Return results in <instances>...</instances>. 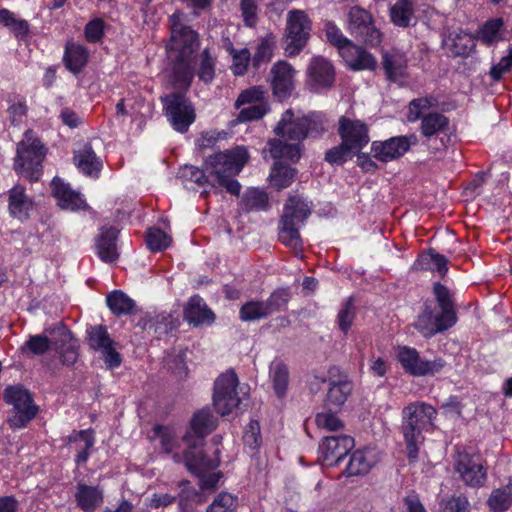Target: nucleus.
I'll use <instances>...</instances> for the list:
<instances>
[{
	"instance_id": "nucleus-59",
	"label": "nucleus",
	"mask_w": 512,
	"mask_h": 512,
	"mask_svg": "<svg viewBox=\"0 0 512 512\" xmlns=\"http://www.w3.org/2000/svg\"><path fill=\"white\" fill-rule=\"evenodd\" d=\"M289 301V293L286 289H278L274 291L269 298L264 301L268 314L283 310Z\"/></svg>"
},
{
	"instance_id": "nucleus-5",
	"label": "nucleus",
	"mask_w": 512,
	"mask_h": 512,
	"mask_svg": "<svg viewBox=\"0 0 512 512\" xmlns=\"http://www.w3.org/2000/svg\"><path fill=\"white\" fill-rule=\"evenodd\" d=\"M311 214L310 205L303 197L290 196L284 206L279 223V240L290 249L302 251L303 242L299 229Z\"/></svg>"
},
{
	"instance_id": "nucleus-15",
	"label": "nucleus",
	"mask_w": 512,
	"mask_h": 512,
	"mask_svg": "<svg viewBox=\"0 0 512 512\" xmlns=\"http://www.w3.org/2000/svg\"><path fill=\"white\" fill-rule=\"evenodd\" d=\"M337 133L341 141L357 153L370 141L368 125L346 115L339 118Z\"/></svg>"
},
{
	"instance_id": "nucleus-32",
	"label": "nucleus",
	"mask_w": 512,
	"mask_h": 512,
	"mask_svg": "<svg viewBox=\"0 0 512 512\" xmlns=\"http://www.w3.org/2000/svg\"><path fill=\"white\" fill-rule=\"evenodd\" d=\"M449 125V119L438 112H431L421 118L420 131L426 138H431L444 132Z\"/></svg>"
},
{
	"instance_id": "nucleus-17",
	"label": "nucleus",
	"mask_w": 512,
	"mask_h": 512,
	"mask_svg": "<svg viewBox=\"0 0 512 512\" xmlns=\"http://www.w3.org/2000/svg\"><path fill=\"white\" fill-rule=\"evenodd\" d=\"M355 442L348 435L323 437L319 443L320 459L326 466H335L354 448Z\"/></svg>"
},
{
	"instance_id": "nucleus-23",
	"label": "nucleus",
	"mask_w": 512,
	"mask_h": 512,
	"mask_svg": "<svg viewBox=\"0 0 512 512\" xmlns=\"http://www.w3.org/2000/svg\"><path fill=\"white\" fill-rule=\"evenodd\" d=\"M381 63L389 81L398 82L406 77L407 58L403 53L396 50L383 51Z\"/></svg>"
},
{
	"instance_id": "nucleus-39",
	"label": "nucleus",
	"mask_w": 512,
	"mask_h": 512,
	"mask_svg": "<svg viewBox=\"0 0 512 512\" xmlns=\"http://www.w3.org/2000/svg\"><path fill=\"white\" fill-rule=\"evenodd\" d=\"M393 24L399 27H408L414 17V7L411 0H398L390 9Z\"/></svg>"
},
{
	"instance_id": "nucleus-11",
	"label": "nucleus",
	"mask_w": 512,
	"mask_h": 512,
	"mask_svg": "<svg viewBox=\"0 0 512 512\" xmlns=\"http://www.w3.org/2000/svg\"><path fill=\"white\" fill-rule=\"evenodd\" d=\"M164 103L166 116L172 127L184 133L189 126L195 121V109L191 102L181 92H173L162 98Z\"/></svg>"
},
{
	"instance_id": "nucleus-53",
	"label": "nucleus",
	"mask_w": 512,
	"mask_h": 512,
	"mask_svg": "<svg viewBox=\"0 0 512 512\" xmlns=\"http://www.w3.org/2000/svg\"><path fill=\"white\" fill-rule=\"evenodd\" d=\"M171 236L159 228H150L147 232L146 243L151 251H162L171 244Z\"/></svg>"
},
{
	"instance_id": "nucleus-35",
	"label": "nucleus",
	"mask_w": 512,
	"mask_h": 512,
	"mask_svg": "<svg viewBox=\"0 0 512 512\" xmlns=\"http://www.w3.org/2000/svg\"><path fill=\"white\" fill-rule=\"evenodd\" d=\"M106 302L111 312L116 316L131 314L135 309L134 300L119 290L110 293Z\"/></svg>"
},
{
	"instance_id": "nucleus-41",
	"label": "nucleus",
	"mask_w": 512,
	"mask_h": 512,
	"mask_svg": "<svg viewBox=\"0 0 512 512\" xmlns=\"http://www.w3.org/2000/svg\"><path fill=\"white\" fill-rule=\"evenodd\" d=\"M68 440L69 442H83V446L78 449L75 462L78 465L86 462L90 455L89 451L95 442L94 432L92 430H81L74 432L68 437Z\"/></svg>"
},
{
	"instance_id": "nucleus-6",
	"label": "nucleus",
	"mask_w": 512,
	"mask_h": 512,
	"mask_svg": "<svg viewBox=\"0 0 512 512\" xmlns=\"http://www.w3.org/2000/svg\"><path fill=\"white\" fill-rule=\"evenodd\" d=\"M45 154L44 146L40 140L32 130H27L24 138L18 143L14 168L30 181H37Z\"/></svg>"
},
{
	"instance_id": "nucleus-4",
	"label": "nucleus",
	"mask_w": 512,
	"mask_h": 512,
	"mask_svg": "<svg viewBox=\"0 0 512 512\" xmlns=\"http://www.w3.org/2000/svg\"><path fill=\"white\" fill-rule=\"evenodd\" d=\"M436 415V409L424 402L410 403L403 408L401 432L410 461L417 460L419 446L424 441L422 433L433 425Z\"/></svg>"
},
{
	"instance_id": "nucleus-3",
	"label": "nucleus",
	"mask_w": 512,
	"mask_h": 512,
	"mask_svg": "<svg viewBox=\"0 0 512 512\" xmlns=\"http://www.w3.org/2000/svg\"><path fill=\"white\" fill-rule=\"evenodd\" d=\"M248 160V152L237 146L208 156L204 161L205 170L214 178L215 185L225 187L227 192L239 195L241 185L234 179Z\"/></svg>"
},
{
	"instance_id": "nucleus-30",
	"label": "nucleus",
	"mask_w": 512,
	"mask_h": 512,
	"mask_svg": "<svg viewBox=\"0 0 512 512\" xmlns=\"http://www.w3.org/2000/svg\"><path fill=\"white\" fill-rule=\"evenodd\" d=\"M351 391L352 383L347 379L331 382L325 399L326 408L335 411L340 410L351 394Z\"/></svg>"
},
{
	"instance_id": "nucleus-12",
	"label": "nucleus",
	"mask_w": 512,
	"mask_h": 512,
	"mask_svg": "<svg viewBox=\"0 0 512 512\" xmlns=\"http://www.w3.org/2000/svg\"><path fill=\"white\" fill-rule=\"evenodd\" d=\"M454 468L463 482L470 487H482L487 480V471L477 454L457 449Z\"/></svg>"
},
{
	"instance_id": "nucleus-21",
	"label": "nucleus",
	"mask_w": 512,
	"mask_h": 512,
	"mask_svg": "<svg viewBox=\"0 0 512 512\" xmlns=\"http://www.w3.org/2000/svg\"><path fill=\"white\" fill-rule=\"evenodd\" d=\"M184 464L190 473L200 477L205 472L215 469L219 461L207 458L201 443H193L184 452Z\"/></svg>"
},
{
	"instance_id": "nucleus-58",
	"label": "nucleus",
	"mask_w": 512,
	"mask_h": 512,
	"mask_svg": "<svg viewBox=\"0 0 512 512\" xmlns=\"http://www.w3.org/2000/svg\"><path fill=\"white\" fill-rule=\"evenodd\" d=\"M269 103H258L249 105L240 109L237 120L239 122H248L261 119L269 111Z\"/></svg>"
},
{
	"instance_id": "nucleus-34",
	"label": "nucleus",
	"mask_w": 512,
	"mask_h": 512,
	"mask_svg": "<svg viewBox=\"0 0 512 512\" xmlns=\"http://www.w3.org/2000/svg\"><path fill=\"white\" fill-rule=\"evenodd\" d=\"M449 42V50L454 56H468L475 47L474 37L464 31L451 33Z\"/></svg>"
},
{
	"instance_id": "nucleus-14",
	"label": "nucleus",
	"mask_w": 512,
	"mask_h": 512,
	"mask_svg": "<svg viewBox=\"0 0 512 512\" xmlns=\"http://www.w3.org/2000/svg\"><path fill=\"white\" fill-rule=\"evenodd\" d=\"M45 331L51 336V348L59 353L62 363L67 366L75 364L78 360L79 345L67 327L58 323Z\"/></svg>"
},
{
	"instance_id": "nucleus-61",
	"label": "nucleus",
	"mask_w": 512,
	"mask_h": 512,
	"mask_svg": "<svg viewBox=\"0 0 512 512\" xmlns=\"http://www.w3.org/2000/svg\"><path fill=\"white\" fill-rule=\"evenodd\" d=\"M324 31L328 42L338 48L340 55L342 54V48L352 43V41L346 38L342 31L332 22L325 24Z\"/></svg>"
},
{
	"instance_id": "nucleus-13",
	"label": "nucleus",
	"mask_w": 512,
	"mask_h": 512,
	"mask_svg": "<svg viewBox=\"0 0 512 512\" xmlns=\"http://www.w3.org/2000/svg\"><path fill=\"white\" fill-rule=\"evenodd\" d=\"M296 70L284 60L274 63L269 72V83L272 94L278 100H285L292 95L296 86Z\"/></svg>"
},
{
	"instance_id": "nucleus-50",
	"label": "nucleus",
	"mask_w": 512,
	"mask_h": 512,
	"mask_svg": "<svg viewBox=\"0 0 512 512\" xmlns=\"http://www.w3.org/2000/svg\"><path fill=\"white\" fill-rule=\"evenodd\" d=\"M271 378L277 396L282 397L286 393L289 381L287 366L281 362L274 363L271 367Z\"/></svg>"
},
{
	"instance_id": "nucleus-8",
	"label": "nucleus",
	"mask_w": 512,
	"mask_h": 512,
	"mask_svg": "<svg viewBox=\"0 0 512 512\" xmlns=\"http://www.w3.org/2000/svg\"><path fill=\"white\" fill-rule=\"evenodd\" d=\"M349 33L358 41L376 47L383 40V33L376 26L372 14L359 6H353L347 14Z\"/></svg>"
},
{
	"instance_id": "nucleus-1",
	"label": "nucleus",
	"mask_w": 512,
	"mask_h": 512,
	"mask_svg": "<svg viewBox=\"0 0 512 512\" xmlns=\"http://www.w3.org/2000/svg\"><path fill=\"white\" fill-rule=\"evenodd\" d=\"M184 18L185 15L181 12H175L170 17L169 49L175 53L170 78L175 88L187 91L191 86L196 66L199 79L204 83L212 82L215 77V60L207 49L200 55L195 54L199 48L198 36L185 25Z\"/></svg>"
},
{
	"instance_id": "nucleus-48",
	"label": "nucleus",
	"mask_w": 512,
	"mask_h": 512,
	"mask_svg": "<svg viewBox=\"0 0 512 512\" xmlns=\"http://www.w3.org/2000/svg\"><path fill=\"white\" fill-rule=\"evenodd\" d=\"M264 301H248L243 304L239 311L242 321H254L269 316Z\"/></svg>"
},
{
	"instance_id": "nucleus-24",
	"label": "nucleus",
	"mask_w": 512,
	"mask_h": 512,
	"mask_svg": "<svg viewBox=\"0 0 512 512\" xmlns=\"http://www.w3.org/2000/svg\"><path fill=\"white\" fill-rule=\"evenodd\" d=\"M51 186L61 208L72 211L85 208V201L78 192L71 189L69 184L59 178H54Z\"/></svg>"
},
{
	"instance_id": "nucleus-19",
	"label": "nucleus",
	"mask_w": 512,
	"mask_h": 512,
	"mask_svg": "<svg viewBox=\"0 0 512 512\" xmlns=\"http://www.w3.org/2000/svg\"><path fill=\"white\" fill-rule=\"evenodd\" d=\"M380 461L379 452L373 448L359 449L353 452L346 466L348 477L367 474Z\"/></svg>"
},
{
	"instance_id": "nucleus-60",
	"label": "nucleus",
	"mask_w": 512,
	"mask_h": 512,
	"mask_svg": "<svg viewBox=\"0 0 512 512\" xmlns=\"http://www.w3.org/2000/svg\"><path fill=\"white\" fill-rule=\"evenodd\" d=\"M236 499L229 493H220L208 506L206 512H234Z\"/></svg>"
},
{
	"instance_id": "nucleus-45",
	"label": "nucleus",
	"mask_w": 512,
	"mask_h": 512,
	"mask_svg": "<svg viewBox=\"0 0 512 512\" xmlns=\"http://www.w3.org/2000/svg\"><path fill=\"white\" fill-rule=\"evenodd\" d=\"M258 103H269L267 91L263 86H252L239 94L235 101V107L239 109L246 104L256 105Z\"/></svg>"
},
{
	"instance_id": "nucleus-64",
	"label": "nucleus",
	"mask_w": 512,
	"mask_h": 512,
	"mask_svg": "<svg viewBox=\"0 0 512 512\" xmlns=\"http://www.w3.org/2000/svg\"><path fill=\"white\" fill-rule=\"evenodd\" d=\"M105 23L100 18L89 21L84 29L85 38L90 43L100 41L104 35Z\"/></svg>"
},
{
	"instance_id": "nucleus-28",
	"label": "nucleus",
	"mask_w": 512,
	"mask_h": 512,
	"mask_svg": "<svg viewBox=\"0 0 512 512\" xmlns=\"http://www.w3.org/2000/svg\"><path fill=\"white\" fill-rule=\"evenodd\" d=\"M32 208V201L26 195L25 188L16 185L9 191L8 210L10 216L18 220H25Z\"/></svg>"
},
{
	"instance_id": "nucleus-7",
	"label": "nucleus",
	"mask_w": 512,
	"mask_h": 512,
	"mask_svg": "<svg viewBox=\"0 0 512 512\" xmlns=\"http://www.w3.org/2000/svg\"><path fill=\"white\" fill-rule=\"evenodd\" d=\"M4 400L13 407L8 422L11 427L23 428L38 413L32 395L23 385H11L4 390Z\"/></svg>"
},
{
	"instance_id": "nucleus-27",
	"label": "nucleus",
	"mask_w": 512,
	"mask_h": 512,
	"mask_svg": "<svg viewBox=\"0 0 512 512\" xmlns=\"http://www.w3.org/2000/svg\"><path fill=\"white\" fill-rule=\"evenodd\" d=\"M118 230L114 227H103L96 239L97 254L104 262L116 261L119 257L117 251Z\"/></svg>"
},
{
	"instance_id": "nucleus-9",
	"label": "nucleus",
	"mask_w": 512,
	"mask_h": 512,
	"mask_svg": "<svg viewBox=\"0 0 512 512\" xmlns=\"http://www.w3.org/2000/svg\"><path fill=\"white\" fill-rule=\"evenodd\" d=\"M237 386L238 377L234 370H227L216 379L213 404L220 415H228L239 406L241 399L237 392Z\"/></svg>"
},
{
	"instance_id": "nucleus-55",
	"label": "nucleus",
	"mask_w": 512,
	"mask_h": 512,
	"mask_svg": "<svg viewBox=\"0 0 512 512\" xmlns=\"http://www.w3.org/2000/svg\"><path fill=\"white\" fill-rule=\"evenodd\" d=\"M335 410H327L318 413L315 422L318 428L330 432L338 431L344 428V423L335 415Z\"/></svg>"
},
{
	"instance_id": "nucleus-33",
	"label": "nucleus",
	"mask_w": 512,
	"mask_h": 512,
	"mask_svg": "<svg viewBox=\"0 0 512 512\" xmlns=\"http://www.w3.org/2000/svg\"><path fill=\"white\" fill-rule=\"evenodd\" d=\"M216 425V418L207 408L195 412L190 422L192 431L201 439L210 434Z\"/></svg>"
},
{
	"instance_id": "nucleus-56",
	"label": "nucleus",
	"mask_w": 512,
	"mask_h": 512,
	"mask_svg": "<svg viewBox=\"0 0 512 512\" xmlns=\"http://www.w3.org/2000/svg\"><path fill=\"white\" fill-rule=\"evenodd\" d=\"M232 55L231 70L234 75L242 76L246 73L249 61L252 59L248 49L235 50L232 46L229 48Z\"/></svg>"
},
{
	"instance_id": "nucleus-25",
	"label": "nucleus",
	"mask_w": 512,
	"mask_h": 512,
	"mask_svg": "<svg viewBox=\"0 0 512 512\" xmlns=\"http://www.w3.org/2000/svg\"><path fill=\"white\" fill-rule=\"evenodd\" d=\"M184 319L194 326H199L211 324L215 316L204 300L200 296L195 295L189 299L184 309Z\"/></svg>"
},
{
	"instance_id": "nucleus-36",
	"label": "nucleus",
	"mask_w": 512,
	"mask_h": 512,
	"mask_svg": "<svg viewBox=\"0 0 512 512\" xmlns=\"http://www.w3.org/2000/svg\"><path fill=\"white\" fill-rule=\"evenodd\" d=\"M487 504L493 512H505L512 506V479L505 487L494 489Z\"/></svg>"
},
{
	"instance_id": "nucleus-18",
	"label": "nucleus",
	"mask_w": 512,
	"mask_h": 512,
	"mask_svg": "<svg viewBox=\"0 0 512 512\" xmlns=\"http://www.w3.org/2000/svg\"><path fill=\"white\" fill-rule=\"evenodd\" d=\"M308 83L314 90L329 89L335 81L332 64L321 56L312 58L307 68Z\"/></svg>"
},
{
	"instance_id": "nucleus-46",
	"label": "nucleus",
	"mask_w": 512,
	"mask_h": 512,
	"mask_svg": "<svg viewBox=\"0 0 512 512\" xmlns=\"http://www.w3.org/2000/svg\"><path fill=\"white\" fill-rule=\"evenodd\" d=\"M397 359L404 368V370L413 376H417L416 370L421 364L422 359L419 356L418 351L415 348L407 346L399 347L397 353Z\"/></svg>"
},
{
	"instance_id": "nucleus-49",
	"label": "nucleus",
	"mask_w": 512,
	"mask_h": 512,
	"mask_svg": "<svg viewBox=\"0 0 512 512\" xmlns=\"http://www.w3.org/2000/svg\"><path fill=\"white\" fill-rule=\"evenodd\" d=\"M503 20L500 18L487 21L478 33V38L485 44L491 45L500 41V30L503 27Z\"/></svg>"
},
{
	"instance_id": "nucleus-51",
	"label": "nucleus",
	"mask_w": 512,
	"mask_h": 512,
	"mask_svg": "<svg viewBox=\"0 0 512 512\" xmlns=\"http://www.w3.org/2000/svg\"><path fill=\"white\" fill-rule=\"evenodd\" d=\"M155 434L159 438L160 446L165 453H173L180 447V441L175 431L169 427L156 426Z\"/></svg>"
},
{
	"instance_id": "nucleus-47",
	"label": "nucleus",
	"mask_w": 512,
	"mask_h": 512,
	"mask_svg": "<svg viewBox=\"0 0 512 512\" xmlns=\"http://www.w3.org/2000/svg\"><path fill=\"white\" fill-rule=\"evenodd\" d=\"M88 342L92 349L102 351L109 345H115L110 338L105 326L95 325L91 326L88 331Z\"/></svg>"
},
{
	"instance_id": "nucleus-44",
	"label": "nucleus",
	"mask_w": 512,
	"mask_h": 512,
	"mask_svg": "<svg viewBox=\"0 0 512 512\" xmlns=\"http://www.w3.org/2000/svg\"><path fill=\"white\" fill-rule=\"evenodd\" d=\"M179 178L182 179L184 182H190L195 183L200 187L205 186L206 184H211L212 186H215V182L208 173L204 172V170L195 167L193 165H184L179 170Z\"/></svg>"
},
{
	"instance_id": "nucleus-16",
	"label": "nucleus",
	"mask_w": 512,
	"mask_h": 512,
	"mask_svg": "<svg viewBox=\"0 0 512 512\" xmlns=\"http://www.w3.org/2000/svg\"><path fill=\"white\" fill-rule=\"evenodd\" d=\"M418 143L415 134L391 137L385 141H374L372 152L381 162H389L402 157L412 146Z\"/></svg>"
},
{
	"instance_id": "nucleus-31",
	"label": "nucleus",
	"mask_w": 512,
	"mask_h": 512,
	"mask_svg": "<svg viewBox=\"0 0 512 512\" xmlns=\"http://www.w3.org/2000/svg\"><path fill=\"white\" fill-rule=\"evenodd\" d=\"M88 50L81 44L69 41L66 44L64 62L67 69L74 74L80 72L88 62Z\"/></svg>"
},
{
	"instance_id": "nucleus-38",
	"label": "nucleus",
	"mask_w": 512,
	"mask_h": 512,
	"mask_svg": "<svg viewBox=\"0 0 512 512\" xmlns=\"http://www.w3.org/2000/svg\"><path fill=\"white\" fill-rule=\"evenodd\" d=\"M275 45L276 40L272 34L266 35L259 41L251 59L254 68L258 69L261 65L267 64L271 61Z\"/></svg>"
},
{
	"instance_id": "nucleus-42",
	"label": "nucleus",
	"mask_w": 512,
	"mask_h": 512,
	"mask_svg": "<svg viewBox=\"0 0 512 512\" xmlns=\"http://www.w3.org/2000/svg\"><path fill=\"white\" fill-rule=\"evenodd\" d=\"M267 206V194L256 188L248 189L241 200V208L245 212L264 210Z\"/></svg>"
},
{
	"instance_id": "nucleus-29",
	"label": "nucleus",
	"mask_w": 512,
	"mask_h": 512,
	"mask_svg": "<svg viewBox=\"0 0 512 512\" xmlns=\"http://www.w3.org/2000/svg\"><path fill=\"white\" fill-rule=\"evenodd\" d=\"M433 293L440 308L441 317L449 324L455 325L458 318L455 303L448 288L437 282L433 286Z\"/></svg>"
},
{
	"instance_id": "nucleus-54",
	"label": "nucleus",
	"mask_w": 512,
	"mask_h": 512,
	"mask_svg": "<svg viewBox=\"0 0 512 512\" xmlns=\"http://www.w3.org/2000/svg\"><path fill=\"white\" fill-rule=\"evenodd\" d=\"M354 154H357V152L341 141L339 145L326 151L325 160L332 165H341Z\"/></svg>"
},
{
	"instance_id": "nucleus-57",
	"label": "nucleus",
	"mask_w": 512,
	"mask_h": 512,
	"mask_svg": "<svg viewBox=\"0 0 512 512\" xmlns=\"http://www.w3.org/2000/svg\"><path fill=\"white\" fill-rule=\"evenodd\" d=\"M355 318V307L352 298H348L341 306L338 315L337 323L339 329L347 334Z\"/></svg>"
},
{
	"instance_id": "nucleus-20",
	"label": "nucleus",
	"mask_w": 512,
	"mask_h": 512,
	"mask_svg": "<svg viewBox=\"0 0 512 512\" xmlns=\"http://www.w3.org/2000/svg\"><path fill=\"white\" fill-rule=\"evenodd\" d=\"M341 57L347 67L353 71L375 70L377 67L376 58L363 47L354 44H348L342 48Z\"/></svg>"
},
{
	"instance_id": "nucleus-40",
	"label": "nucleus",
	"mask_w": 512,
	"mask_h": 512,
	"mask_svg": "<svg viewBox=\"0 0 512 512\" xmlns=\"http://www.w3.org/2000/svg\"><path fill=\"white\" fill-rule=\"evenodd\" d=\"M296 175V169L284 165L280 162L274 164L270 173V181L273 187L277 190H281L289 187Z\"/></svg>"
},
{
	"instance_id": "nucleus-43",
	"label": "nucleus",
	"mask_w": 512,
	"mask_h": 512,
	"mask_svg": "<svg viewBox=\"0 0 512 512\" xmlns=\"http://www.w3.org/2000/svg\"><path fill=\"white\" fill-rule=\"evenodd\" d=\"M447 262L445 256L429 251L418 258L417 266L422 270H435L443 276L447 272Z\"/></svg>"
},
{
	"instance_id": "nucleus-26",
	"label": "nucleus",
	"mask_w": 512,
	"mask_h": 512,
	"mask_svg": "<svg viewBox=\"0 0 512 512\" xmlns=\"http://www.w3.org/2000/svg\"><path fill=\"white\" fill-rule=\"evenodd\" d=\"M74 164L85 175L98 178L102 169V161L89 144L74 152Z\"/></svg>"
},
{
	"instance_id": "nucleus-2",
	"label": "nucleus",
	"mask_w": 512,
	"mask_h": 512,
	"mask_svg": "<svg viewBox=\"0 0 512 512\" xmlns=\"http://www.w3.org/2000/svg\"><path fill=\"white\" fill-rule=\"evenodd\" d=\"M328 130V120L321 112H311L295 118L291 109L286 110L274 128L277 139L268 141L270 154L275 159L293 162L301 155V141L307 137H320Z\"/></svg>"
},
{
	"instance_id": "nucleus-37",
	"label": "nucleus",
	"mask_w": 512,
	"mask_h": 512,
	"mask_svg": "<svg viewBox=\"0 0 512 512\" xmlns=\"http://www.w3.org/2000/svg\"><path fill=\"white\" fill-rule=\"evenodd\" d=\"M78 506L84 511L94 510L102 501V494L96 487L79 484L75 495Z\"/></svg>"
},
{
	"instance_id": "nucleus-10",
	"label": "nucleus",
	"mask_w": 512,
	"mask_h": 512,
	"mask_svg": "<svg viewBox=\"0 0 512 512\" xmlns=\"http://www.w3.org/2000/svg\"><path fill=\"white\" fill-rule=\"evenodd\" d=\"M311 31V21L302 10H291L287 14L286 47L287 56H295L306 45Z\"/></svg>"
},
{
	"instance_id": "nucleus-22",
	"label": "nucleus",
	"mask_w": 512,
	"mask_h": 512,
	"mask_svg": "<svg viewBox=\"0 0 512 512\" xmlns=\"http://www.w3.org/2000/svg\"><path fill=\"white\" fill-rule=\"evenodd\" d=\"M452 326L453 325L445 321L440 314L435 316L433 308L427 303L424 305L423 311L419 314L414 323L415 329L426 338L441 333Z\"/></svg>"
},
{
	"instance_id": "nucleus-63",
	"label": "nucleus",
	"mask_w": 512,
	"mask_h": 512,
	"mask_svg": "<svg viewBox=\"0 0 512 512\" xmlns=\"http://www.w3.org/2000/svg\"><path fill=\"white\" fill-rule=\"evenodd\" d=\"M24 347L34 355H43L51 349V341L46 335H33L25 342Z\"/></svg>"
},
{
	"instance_id": "nucleus-52",
	"label": "nucleus",
	"mask_w": 512,
	"mask_h": 512,
	"mask_svg": "<svg viewBox=\"0 0 512 512\" xmlns=\"http://www.w3.org/2000/svg\"><path fill=\"white\" fill-rule=\"evenodd\" d=\"M0 22L9 27L17 37L26 36L29 31V24L26 20L18 19L7 9L0 10Z\"/></svg>"
},
{
	"instance_id": "nucleus-62",
	"label": "nucleus",
	"mask_w": 512,
	"mask_h": 512,
	"mask_svg": "<svg viewBox=\"0 0 512 512\" xmlns=\"http://www.w3.org/2000/svg\"><path fill=\"white\" fill-rule=\"evenodd\" d=\"M151 325L155 327V332L161 335L175 329L178 326V321L171 313L163 312L153 318Z\"/></svg>"
}]
</instances>
